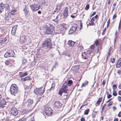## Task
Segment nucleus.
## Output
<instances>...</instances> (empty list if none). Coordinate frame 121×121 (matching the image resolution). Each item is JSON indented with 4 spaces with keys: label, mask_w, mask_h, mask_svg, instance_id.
Listing matches in <instances>:
<instances>
[{
    "label": "nucleus",
    "mask_w": 121,
    "mask_h": 121,
    "mask_svg": "<svg viewBox=\"0 0 121 121\" xmlns=\"http://www.w3.org/2000/svg\"><path fill=\"white\" fill-rule=\"evenodd\" d=\"M115 61V59L114 58H111V62L112 63H114Z\"/></svg>",
    "instance_id": "36"
},
{
    "label": "nucleus",
    "mask_w": 121,
    "mask_h": 121,
    "mask_svg": "<svg viewBox=\"0 0 121 121\" xmlns=\"http://www.w3.org/2000/svg\"><path fill=\"white\" fill-rule=\"evenodd\" d=\"M105 81L104 80L102 82V85H104L105 84Z\"/></svg>",
    "instance_id": "59"
},
{
    "label": "nucleus",
    "mask_w": 121,
    "mask_h": 121,
    "mask_svg": "<svg viewBox=\"0 0 121 121\" xmlns=\"http://www.w3.org/2000/svg\"><path fill=\"white\" fill-rule=\"evenodd\" d=\"M117 17V15L115 14L113 16V17H112V19L113 20L114 19Z\"/></svg>",
    "instance_id": "45"
},
{
    "label": "nucleus",
    "mask_w": 121,
    "mask_h": 121,
    "mask_svg": "<svg viewBox=\"0 0 121 121\" xmlns=\"http://www.w3.org/2000/svg\"><path fill=\"white\" fill-rule=\"evenodd\" d=\"M11 13L12 15H14L16 14V11L15 10L12 11L10 12Z\"/></svg>",
    "instance_id": "29"
},
{
    "label": "nucleus",
    "mask_w": 121,
    "mask_h": 121,
    "mask_svg": "<svg viewBox=\"0 0 121 121\" xmlns=\"http://www.w3.org/2000/svg\"><path fill=\"white\" fill-rule=\"evenodd\" d=\"M81 121H85V119L84 117L82 118L81 119Z\"/></svg>",
    "instance_id": "57"
},
{
    "label": "nucleus",
    "mask_w": 121,
    "mask_h": 121,
    "mask_svg": "<svg viewBox=\"0 0 121 121\" xmlns=\"http://www.w3.org/2000/svg\"><path fill=\"white\" fill-rule=\"evenodd\" d=\"M98 17V15H96L95 17H93L94 19V18L96 19Z\"/></svg>",
    "instance_id": "62"
},
{
    "label": "nucleus",
    "mask_w": 121,
    "mask_h": 121,
    "mask_svg": "<svg viewBox=\"0 0 121 121\" xmlns=\"http://www.w3.org/2000/svg\"><path fill=\"white\" fill-rule=\"evenodd\" d=\"M89 110V109H88L85 110L84 112V114L85 115L88 114V113Z\"/></svg>",
    "instance_id": "27"
},
{
    "label": "nucleus",
    "mask_w": 121,
    "mask_h": 121,
    "mask_svg": "<svg viewBox=\"0 0 121 121\" xmlns=\"http://www.w3.org/2000/svg\"><path fill=\"white\" fill-rule=\"evenodd\" d=\"M44 89L43 87L36 88L35 90V93L37 95H42L44 92Z\"/></svg>",
    "instance_id": "4"
},
{
    "label": "nucleus",
    "mask_w": 121,
    "mask_h": 121,
    "mask_svg": "<svg viewBox=\"0 0 121 121\" xmlns=\"http://www.w3.org/2000/svg\"><path fill=\"white\" fill-rule=\"evenodd\" d=\"M4 56L6 58L11 57V56L9 54V52L8 51L4 55Z\"/></svg>",
    "instance_id": "22"
},
{
    "label": "nucleus",
    "mask_w": 121,
    "mask_h": 121,
    "mask_svg": "<svg viewBox=\"0 0 121 121\" xmlns=\"http://www.w3.org/2000/svg\"><path fill=\"white\" fill-rule=\"evenodd\" d=\"M117 30H116V32L115 33V39H114L115 41L116 39V35H117Z\"/></svg>",
    "instance_id": "47"
},
{
    "label": "nucleus",
    "mask_w": 121,
    "mask_h": 121,
    "mask_svg": "<svg viewBox=\"0 0 121 121\" xmlns=\"http://www.w3.org/2000/svg\"><path fill=\"white\" fill-rule=\"evenodd\" d=\"M96 12H94L91 15H90V17H92L94 15H95L96 14Z\"/></svg>",
    "instance_id": "48"
},
{
    "label": "nucleus",
    "mask_w": 121,
    "mask_h": 121,
    "mask_svg": "<svg viewBox=\"0 0 121 121\" xmlns=\"http://www.w3.org/2000/svg\"><path fill=\"white\" fill-rule=\"evenodd\" d=\"M117 73L119 74H121V71L120 70H118L117 72Z\"/></svg>",
    "instance_id": "60"
},
{
    "label": "nucleus",
    "mask_w": 121,
    "mask_h": 121,
    "mask_svg": "<svg viewBox=\"0 0 121 121\" xmlns=\"http://www.w3.org/2000/svg\"><path fill=\"white\" fill-rule=\"evenodd\" d=\"M86 86V85H85L84 83H83L82 84L81 87H82L84 86Z\"/></svg>",
    "instance_id": "55"
},
{
    "label": "nucleus",
    "mask_w": 121,
    "mask_h": 121,
    "mask_svg": "<svg viewBox=\"0 0 121 121\" xmlns=\"http://www.w3.org/2000/svg\"><path fill=\"white\" fill-rule=\"evenodd\" d=\"M62 104L59 101L56 102L54 103V105L57 108H60L62 106Z\"/></svg>",
    "instance_id": "11"
},
{
    "label": "nucleus",
    "mask_w": 121,
    "mask_h": 121,
    "mask_svg": "<svg viewBox=\"0 0 121 121\" xmlns=\"http://www.w3.org/2000/svg\"><path fill=\"white\" fill-rule=\"evenodd\" d=\"M11 16L9 14H8L7 16L5 17V19L6 20H9Z\"/></svg>",
    "instance_id": "26"
},
{
    "label": "nucleus",
    "mask_w": 121,
    "mask_h": 121,
    "mask_svg": "<svg viewBox=\"0 0 121 121\" xmlns=\"http://www.w3.org/2000/svg\"><path fill=\"white\" fill-rule=\"evenodd\" d=\"M10 91L11 94L15 95L18 91V87L15 84H12L10 88Z\"/></svg>",
    "instance_id": "2"
},
{
    "label": "nucleus",
    "mask_w": 121,
    "mask_h": 121,
    "mask_svg": "<svg viewBox=\"0 0 121 121\" xmlns=\"http://www.w3.org/2000/svg\"><path fill=\"white\" fill-rule=\"evenodd\" d=\"M94 19L93 17H92L91 20V23H90L89 25L90 26H92L94 25Z\"/></svg>",
    "instance_id": "21"
},
{
    "label": "nucleus",
    "mask_w": 121,
    "mask_h": 121,
    "mask_svg": "<svg viewBox=\"0 0 121 121\" xmlns=\"http://www.w3.org/2000/svg\"><path fill=\"white\" fill-rule=\"evenodd\" d=\"M30 6L32 11L34 12L38 10L39 9L38 5L35 3L30 5Z\"/></svg>",
    "instance_id": "6"
},
{
    "label": "nucleus",
    "mask_w": 121,
    "mask_h": 121,
    "mask_svg": "<svg viewBox=\"0 0 121 121\" xmlns=\"http://www.w3.org/2000/svg\"><path fill=\"white\" fill-rule=\"evenodd\" d=\"M27 63V61L26 60L23 59L22 60V66H24L25 65L26 63Z\"/></svg>",
    "instance_id": "23"
},
{
    "label": "nucleus",
    "mask_w": 121,
    "mask_h": 121,
    "mask_svg": "<svg viewBox=\"0 0 121 121\" xmlns=\"http://www.w3.org/2000/svg\"><path fill=\"white\" fill-rule=\"evenodd\" d=\"M51 40L50 38L47 39L43 43L42 47L43 48H51L52 44Z\"/></svg>",
    "instance_id": "1"
},
{
    "label": "nucleus",
    "mask_w": 121,
    "mask_h": 121,
    "mask_svg": "<svg viewBox=\"0 0 121 121\" xmlns=\"http://www.w3.org/2000/svg\"><path fill=\"white\" fill-rule=\"evenodd\" d=\"M8 52H9L10 55L11 56V57H14V56L15 55V54L14 52L12 50H8Z\"/></svg>",
    "instance_id": "20"
},
{
    "label": "nucleus",
    "mask_w": 121,
    "mask_h": 121,
    "mask_svg": "<svg viewBox=\"0 0 121 121\" xmlns=\"http://www.w3.org/2000/svg\"><path fill=\"white\" fill-rule=\"evenodd\" d=\"M70 55H69L68 56L66 55L65 56V58L66 60H68L70 59Z\"/></svg>",
    "instance_id": "33"
},
{
    "label": "nucleus",
    "mask_w": 121,
    "mask_h": 121,
    "mask_svg": "<svg viewBox=\"0 0 121 121\" xmlns=\"http://www.w3.org/2000/svg\"><path fill=\"white\" fill-rule=\"evenodd\" d=\"M118 100L119 101H121V97L119 96L118 97Z\"/></svg>",
    "instance_id": "49"
},
{
    "label": "nucleus",
    "mask_w": 121,
    "mask_h": 121,
    "mask_svg": "<svg viewBox=\"0 0 121 121\" xmlns=\"http://www.w3.org/2000/svg\"><path fill=\"white\" fill-rule=\"evenodd\" d=\"M118 116L119 117H121V112H120L118 115Z\"/></svg>",
    "instance_id": "51"
},
{
    "label": "nucleus",
    "mask_w": 121,
    "mask_h": 121,
    "mask_svg": "<svg viewBox=\"0 0 121 121\" xmlns=\"http://www.w3.org/2000/svg\"><path fill=\"white\" fill-rule=\"evenodd\" d=\"M54 54H51L50 55V56L51 57H52L53 56Z\"/></svg>",
    "instance_id": "61"
},
{
    "label": "nucleus",
    "mask_w": 121,
    "mask_h": 121,
    "mask_svg": "<svg viewBox=\"0 0 121 121\" xmlns=\"http://www.w3.org/2000/svg\"><path fill=\"white\" fill-rule=\"evenodd\" d=\"M75 42L71 40H69L68 42V44L70 46L73 47L75 43Z\"/></svg>",
    "instance_id": "17"
},
{
    "label": "nucleus",
    "mask_w": 121,
    "mask_h": 121,
    "mask_svg": "<svg viewBox=\"0 0 121 121\" xmlns=\"http://www.w3.org/2000/svg\"><path fill=\"white\" fill-rule=\"evenodd\" d=\"M102 99V97H100L97 101L96 103L97 104H99V103L101 101Z\"/></svg>",
    "instance_id": "25"
},
{
    "label": "nucleus",
    "mask_w": 121,
    "mask_h": 121,
    "mask_svg": "<svg viewBox=\"0 0 121 121\" xmlns=\"http://www.w3.org/2000/svg\"><path fill=\"white\" fill-rule=\"evenodd\" d=\"M5 8V5L4 4L1 3L0 4V13L2 12Z\"/></svg>",
    "instance_id": "13"
},
{
    "label": "nucleus",
    "mask_w": 121,
    "mask_h": 121,
    "mask_svg": "<svg viewBox=\"0 0 121 121\" xmlns=\"http://www.w3.org/2000/svg\"><path fill=\"white\" fill-rule=\"evenodd\" d=\"M107 28L109 26L110 23V19H109L108 20L107 22Z\"/></svg>",
    "instance_id": "42"
},
{
    "label": "nucleus",
    "mask_w": 121,
    "mask_h": 121,
    "mask_svg": "<svg viewBox=\"0 0 121 121\" xmlns=\"http://www.w3.org/2000/svg\"><path fill=\"white\" fill-rule=\"evenodd\" d=\"M69 97L68 98V95H65L63 96V98L64 99H68Z\"/></svg>",
    "instance_id": "34"
},
{
    "label": "nucleus",
    "mask_w": 121,
    "mask_h": 121,
    "mask_svg": "<svg viewBox=\"0 0 121 121\" xmlns=\"http://www.w3.org/2000/svg\"><path fill=\"white\" fill-rule=\"evenodd\" d=\"M68 85L66 83L63 84L62 88L59 90V94L61 95L63 92L67 93V91L68 90Z\"/></svg>",
    "instance_id": "3"
},
{
    "label": "nucleus",
    "mask_w": 121,
    "mask_h": 121,
    "mask_svg": "<svg viewBox=\"0 0 121 121\" xmlns=\"http://www.w3.org/2000/svg\"><path fill=\"white\" fill-rule=\"evenodd\" d=\"M55 86V84H52V86H51V88H52L53 90L54 89V87Z\"/></svg>",
    "instance_id": "46"
},
{
    "label": "nucleus",
    "mask_w": 121,
    "mask_h": 121,
    "mask_svg": "<svg viewBox=\"0 0 121 121\" xmlns=\"http://www.w3.org/2000/svg\"><path fill=\"white\" fill-rule=\"evenodd\" d=\"M106 104H104V105L102 107V110H103L104 109V107L106 105Z\"/></svg>",
    "instance_id": "58"
},
{
    "label": "nucleus",
    "mask_w": 121,
    "mask_h": 121,
    "mask_svg": "<svg viewBox=\"0 0 121 121\" xmlns=\"http://www.w3.org/2000/svg\"><path fill=\"white\" fill-rule=\"evenodd\" d=\"M89 7V5L88 4H87L85 7V9L86 10H88Z\"/></svg>",
    "instance_id": "37"
},
{
    "label": "nucleus",
    "mask_w": 121,
    "mask_h": 121,
    "mask_svg": "<svg viewBox=\"0 0 121 121\" xmlns=\"http://www.w3.org/2000/svg\"><path fill=\"white\" fill-rule=\"evenodd\" d=\"M118 94L121 95V90L119 91Z\"/></svg>",
    "instance_id": "64"
},
{
    "label": "nucleus",
    "mask_w": 121,
    "mask_h": 121,
    "mask_svg": "<svg viewBox=\"0 0 121 121\" xmlns=\"http://www.w3.org/2000/svg\"><path fill=\"white\" fill-rule=\"evenodd\" d=\"M33 103V100L30 99H29L27 100V102L26 103V105L29 107Z\"/></svg>",
    "instance_id": "10"
},
{
    "label": "nucleus",
    "mask_w": 121,
    "mask_h": 121,
    "mask_svg": "<svg viewBox=\"0 0 121 121\" xmlns=\"http://www.w3.org/2000/svg\"><path fill=\"white\" fill-rule=\"evenodd\" d=\"M58 7V11H60V7L61 6V5H58L57 6Z\"/></svg>",
    "instance_id": "53"
},
{
    "label": "nucleus",
    "mask_w": 121,
    "mask_h": 121,
    "mask_svg": "<svg viewBox=\"0 0 121 121\" xmlns=\"http://www.w3.org/2000/svg\"><path fill=\"white\" fill-rule=\"evenodd\" d=\"M107 98L108 99H109L110 98H111L112 96L108 92H107Z\"/></svg>",
    "instance_id": "30"
},
{
    "label": "nucleus",
    "mask_w": 121,
    "mask_h": 121,
    "mask_svg": "<svg viewBox=\"0 0 121 121\" xmlns=\"http://www.w3.org/2000/svg\"><path fill=\"white\" fill-rule=\"evenodd\" d=\"M112 94H113V95L114 96H116L117 95V93L116 91H113Z\"/></svg>",
    "instance_id": "40"
},
{
    "label": "nucleus",
    "mask_w": 121,
    "mask_h": 121,
    "mask_svg": "<svg viewBox=\"0 0 121 121\" xmlns=\"http://www.w3.org/2000/svg\"><path fill=\"white\" fill-rule=\"evenodd\" d=\"M21 80L23 81H26L27 80H29L31 79V77L30 76H27L24 78H22Z\"/></svg>",
    "instance_id": "16"
},
{
    "label": "nucleus",
    "mask_w": 121,
    "mask_h": 121,
    "mask_svg": "<svg viewBox=\"0 0 121 121\" xmlns=\"http://www.w3.org/2000/svg\"><path fill=\"white\" fill-rule=\"evenodd\" d=\"M85 55H86L85 54V52H84L83 54L82 53V56L83 58V59L84 58V57L85 56Z\"/></svg>",
    "instance_id": "43"
},
{
    "label": "nucleus",
    "mask_w": 121,
    "mask_h": 121,
    "mask_svg": "<svg viewBox=\"0 0 121 121\" xmlns=\"http://www.w3.org/2000/svg\"><path fill=\"white\" fill-rule=\"evenodd\" d=\"M121 20H120V22L119 24V25L118 26V29H119V28H121Z\"/></svg>",
    "instance_id": "54"
},
{
    "label": "nucleus",
    "mask_w": 121,
    "mask_h": 121,
    "mask_svg": "<svg viewBox=\"0 0 121 121\" xmlns=\"http://www.w3.org/2000/svg\"><path fill=\"white\" fill-rule=\"evenodd\" d=\"M77 26L78 25L76 24H74V26H72L69 30V34H71L75 32L77 29Z\"/></svg>",
    "instance_id": "7"
},
{
    "label": "nucleus",
    "mask_w": 121,
    "mask_h": 121,
    "mask_svg": "<svg viewBox=\"0 0 121 121\" xmlns=\"http://www.w3.org/2000/svg\"><path fill=\"white\" fill-rule=\"evenodd\" d=\"M88 83V81H85V82H84V83L85 84V85H87V84Z\"/></svg>",
    "instance_id": "52"
},
{
    "label": "nucleus",
    "mask_w": 121,
    "mask_h": 121,
    "mask_svg": "<svg viewBox=\"0 0 121 121\" xmlns=\"http://www.w3.org/2000/svg\"><path fill=\"white\" fill-rule=\"evenodd\" d=\"M79 68V66L77 65L75 66L73 68V70L74 71V73H76L78 71Z\"/></svg>",
    "instance_id": "19"
},
{
    "label": "nucleus",
    "mask_w": 121,
    "mask_h": 121,
    "mask_svg": "<svg viewBox=\"0 0 121 121\" xmlns=\"http://www.w3.org/2000/svg\"><path fill=\"white\" fill-rule=\"evenodd\" d=\"M58 6H56V9L55 10L54 12H57V13L59 11H58Z\"/></svg>",
    "instance_id": "39"
},
{
    "label": "nucleus",
    "mask_w": 121,
    "mask_h": 121,
    "mask_svg": "<svg viewBox=\"0 0 121 121\" xmlns=\"http://www.w3.org/2000/svg\"><path fill=\"white\" fill-rule=\"evenodd\" d=\"M25 40L26 43L29 44L31 42V40L30 37L28 36L25 37Z\"/></svg>",
    "instance_id": "15"
},
{
    "label": "nucleus",
    "mask_w": 121,
    "mask_h": 121,
    "mask_svg": "<svg viewBox=\"0 0 121 121\" xmlns=\"http://www.w3.org/2000/svg\"><path fill=\"white\" fill-rule=\"evenodd\" d=\"M95 43L96 46H97L99 44V42L97 40H96L95 41Z\"/></svg>",
    "instance_id": "38"
},
{
    "label": "nucleus",
    "mask_w": 121,
    "mask_h": 121,
    "mask_svg": "<svg viewBox=\"0 0 121 121\" xmlns=\"http://www.w3.org/2000/svg\"><path fill=\"white\" fill-rule=\"evenodd\" d=\"M51 109L48 107H46L44 109V111L46 114L47 115H48L51 113Z\"/></svg>",
    "instance_id": "9"
},
{
    "label": "nucleus",
    "mask_w": 121,
    "mask_h": 121,
    "mask_svg": "<svg viewBox=\"0 0 121 121\" xmlns=\"http://www.w3.org/2000/svg\"><path fill=\"white\" fill-rule=\"evenodd\" d=\"M4 100L3 99L1 100V102H0V104L1 105H4L5 104L4 102Z\"/></svg>",
    "instance_id": "32"
},
{
    "label": "nucleus",
    "mask_w": 121,
    "mask_h": 121,
    "mask_svg": "<svg viewBox=\"0 0 121 121\" xmlns=\"http://www.w3.org/2000/svg\"><path fill=\"white\" fill-rule=\"evenodd\" d=\"M118 88L120 89H121V84H119L118 86Z\"/></svg>",
    "instance_id": "63"
},
{
    "label": "nucleus",
    "mask_w": 121,
    "mask_h": 121,
    "mask_svg": "<svg viewBox=\"0 0 121 121\" xmlns=\"http://www.w3.org/2000/svg\"><path fill=\"white\" fill-rule=\"evenodd\" d=\"M3 41V43L4 42V43H5V42L7 40V39L6 37H5L3 40H2Z\"/></svg>",
    "instance_id": "41"
},
{
    "label": "nucleus",
    "mask_w": 121,
    "mask_h": 121,
    "mask_svg": "<svg viewBox=\"0 0 121 121\" xmlns=\"http://www.w3.org/2000/svg\"><path fill=\"white\" fill-rule=\"evenodd\" d=\"M28 74V73L27 72H26L25 73H22L21 74L20 76V77H22L24 76H26Z\"/></svg>",
    "instance_id": "24"
},
{
    "label": "nucleus",
    "mask_w": 121,
    "mask_h": 121,
    "mask_svg": "<svg viewBox=\"0 0 121 121\" xmlns=\"http://www.w3.org/2000/svg\"><path fill=\"white\" fill-rule=\"evenodd\" d=\"M19 41L22 44H23L25 42H26L25 40V37L23 36L20 37Z\"/></svg>",
    "instance_id": "14"
},
{
    "label": "nucleus",
    "mask_w": 121,
    "mask_h": 121,
    "mask_svg": "<svg viewBox=\"0 0 121 121\" xmlns=\"http://www.w3.org/2000/svg\"><path fill=\"white\" fill-rule=\"evenodd\" d=\"M117 87V85L116 84H114L112 88L114 90L116 89Z\"/></svg>",
    "instance_id": "35"
},
{
    "label": "nucleus",
    "mask_w": 121,
    "mask_h": 121,
    "mask_svg": "<svg viewBox=\"0 0 121 121\" xmlns=\"http://www.w3.org/2000/svg\"><path fill=\"white\" fill-rule=\"evenodd\" d=\"M16 28L14 26L13 27L11 30V34L13 35H14L15 34Z\"/></svg>",
    "instance_id": "18"
},
{
    "label": "nucleus",
    "mask_w": 121,
    "mask_h": 121,
    "mask_svg": "<svg viewBox=\"0 0 121 121\" xmlns=\"http://www.w3.org/2000/svg\"><path fill=\"white\" fill-rule=\"evenodd\" d=\"M68 8L67 7H66L64 10L63 16L64 17L66 18L68 14Z\"/></svg>",
    "instance_id": "12"
},
{
    "label": "nucleus",
    "mask_w": 121,
    "mask_h": 121,
    "mask_svg": "<svg viewBox=\"0 0 121 121\" xmlns=\"http://www.w3.org/2000/svg\"><path fill=\"white\" fill-rule=\"evenodd\" d=\"M112 101H111L108 104V106L109 107L111 105H112Z\"/></svg>",
    "instance_id": "44"
},
{
    "label": "nucleus",
    "mask_w": 121,
    "mask_h": 121,
    "mask_svg": "<svg viewBox=\"0 0 121 121\" xmlns=\"http://www.w3.org/2000/svg\"><path fill=\"white\" fill-rule=\"evenodd\" d=\"M54 31V27L52 25L48 27L46 30V33L47 34H52Z\"/></svg>",
    "instance_id": "5"
},
{
    "label": "nucleus",
    "mask_w": 121,
    "mask_h": 121,
    "mask_svg": "<svg viewBox=\"0 0 121 121\" xmlns=\"http://www.w3.org/2000/svg\"><path fill=\"white\" fill-rule=\"evenodd\" d=\"M73 83L72 81L71 80H69L68 81V83L69 84H70L68 85V86H70Z\"/></svg>",
    "instance_id": "31"
},
{
    "label": "nucleus",
    "mask_w": 121,
    "mask_h": 121,
    "mask_svg": "<svg viewBox=\"0 0 121 121\" xmlns=\"http://www.w3.org/2000/svg\"><path fill=\"white\" fill-rule=\"evenodd\" d=\"M121 65H118V64H116V67L117 68H119L120 67Z\"/></svg>",
    "instance_id": "50"
},
{
    "label": "nucleus",
    "mask_w": 121,
    "mask_h": 121,
    "mask_svg": "<svg viewBox=\"0 0 121 121\" xmlns=\"http://www.w3.org/2000/svg\"><path fill=\"white\" fill-rule=\"evenodd\" d=\"M5 63V65H9L10 64V61L8 60H6Z\"/></svg>",
    "instance_id": "28"
},
{
    "label": "nucleus",
    "mask_w": 121,
    "mask_h": 121,
    "mask_svg": "<svg viewBox=\"0 0 121 121\" xmlns=\"http://www.w3.org/2000/svg\"><path fill=\"white\" fill-rule=\"evenodd\" d=\"M11 113L13 115L15 116L17 115L18 112L17 108L15 107H13L11 109Z\"/></svg>",
    "instance_id": "8"
},
{
    "label": "nucleus",
    "mask_w": 121,
    "mask_h": 121,
    "mask_svg": "<svg viewBox=\"0 0 121 121\" xmlns=\"http://www.w3.org/2000/svg\"><path fill=\"white\" fill-rule=\"evenodd\" d=\"M118 62L121 63V58H120L118 60Z\"/></svg>",
    "instance_id": "56"
}]
</instances>
